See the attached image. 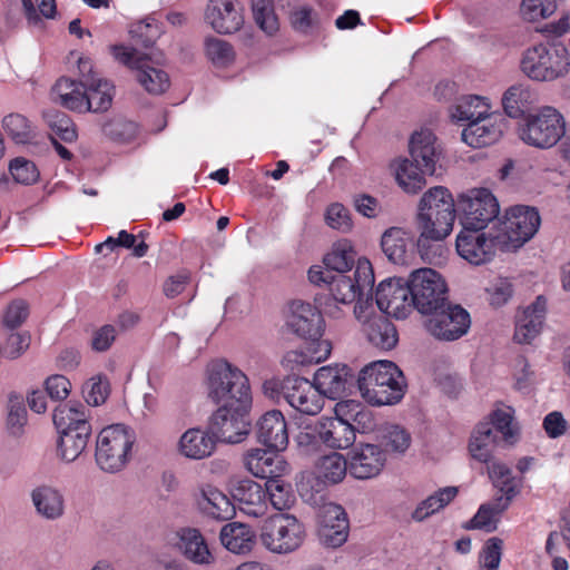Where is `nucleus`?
Instances as JSON below:
<instances>
[{
  "label": "nucleus",
  "mask_w": 570,
  "mask_h": 570,
  "mask_svg": "<svg viewBox=\"0 0 570 570\" xmlns=\"http://www.w3.org/2000/svg\"><path fill=\"white\" fill-rule=\"evenodd\" d=\"M252 10L256 24L272 36L278 30V20L273 7L266 0H252Z\"/></svg>",
  "instance_id": "58"
},
{
  "label": "nucleus",
  "mask_w": 570,
  "mask_h": 570,
  "mask_svg": "<svg viewBox=\"0 0 570 570\" xmlns=\"http://www.w3.org/2000/svg\"><path fill=\"white\" fill-rule=\"evenodd\" d=\"M505 128L507 121L503 116L491 110L484 119L468 124L461 136L466 145L482 148L499 141Z\"/></svg>",
  "instance_id": "21"
},
{
  "label": "nucleus",
  "mask_w": 570,
  "mask_h": 570,
  "mask_svg": "<svg viewBox=\"0 0 570 570\" xmlns=\"http://www.w3.org/2000/svg\"><path fill=\"white\" fill-rule=\"evenodd\" d=\"M2 127L7 135L17 144H27L33 137V130L29 120L20 114H10L2 120Z\"/></svg>",
  "instance_id": "54"
},
{
  "label": "nucleus",
  "mask_w": 570,
  "mask_h": 570,
  "mask_svg": "<svg viewBox=\"0 0 570 570\" xmlns=\"http://www.w3.org/2000/svg\"><path fill=\"white\" fill-rule=\"evenodd\" d=\"M252 402H235L219 404L212 417V430L222 442L235 444L242 442L249 433L248 411Z\"/></svg>",
  "instance_id": "10"
},
{
  "label": "nucleus",
  "mask_w": 570,
  "mask_h": 570,
  "mask_svg": "<svg viewBox=\"0 0 570 570\" xmlns=\"http://www.w3.org/2000/svg\"><path fill=\"white\" fill-rule=\"evenodd\" d=\"M316 431L323 444L331 449H347L355 442L354 429L343 417H321L316 422Z\"/></svg>",
  "instance_id": "33"
},
{
  "label": "nucleus",
  "mask_w": 570,
  "mask_h": 570,
  "mask_svg": "<svg viewBox=\"0 0 570 570\" xmlns=\"http://www.w3.org/2000/svg\"><path fill=\"white\" fill-rule=\"evenodd\" d=\"M83 87V82L60 78L51 89V99L67 109L85 111Z\"/></svg>",
  "instance_id": "43"
},
{
  "label": "nucleus",
  "mask_w": 570,
  "mask_h": 570,
  "mask_svg": "<svg viewBox=\"0 0 570 570\" xmlns=\"http://www.w3.org/2000/svg\"><path fill=\"white\" fill-rule=\"evenodd\" d=\"M199 511L214 520H228L234 517L235 508L229 498L214 487L203 488L197 499Z\"/></svg>",
  "instance_id": "38"
},
{
  "label": "nucleus",
  "mask_w": 570,
  "mask_h": 570,
  "mask_svg": "<svg viewBox=\"0 0 570 570\" xmlns=\"http://www.w3.org/2000/svg\"><path fill=\"white\" fill-rule=\"evenodd\" d=\"M136 434L124 424H114L102 429L96 444V462L109 473L122 470L129 462Z\"/></svg>",
  "instance_id": "6"
},
{
  "label": "nucleus",
  "mask_w": 570,
  "mask_h": 570,
  "mask_svg": "<svg viewBox=\"0 0 570 570\" xmlns=\"http://www.w3.org/2000/svg\"><path fill=\"white\" fill-rule=\"evenodd\" d=\"M490 423L491 429H495L498 433L501 434L502 439L505 442L512 443L518 434V426L514 423V411L510 406H502L495 409L490 414Z\"/></svg>",
  "instance_id": "51"
},
{
  "label": "nucleus",
  "mask_w": 570,
  "mask_h": 570,
  "mask_svg": "<svg viewBox=\"0 0 570 570\" xmlns=\"http://www.w3.org/2000/svg\"><path fill=\"white\" fill-rule=\"evenodd\" d=\"M492 110L489 98L478 95L460 97L450 109L451 119L455 122H468L484 119Z\"/></svg>",
  "instance_id": "39"
},
{
  "label": "nucleus",
  "mask_w": 570,
  "mask_h": 570,
  "mask_svg": "<svg viewBox=\"0 0 570 570\" xmlns=\"http://www.w3.org/2000/svg\"><path fill=\"white\" fill-rule=\"evenodd\" d=\"M541 218L535 208L515 206L507 212L505 219L497 233V244L503 252H514L538 232Z\"/></svg>",
  "instance_id": "9"
},
{
  "label": "nucleus",
  "mask_w": 570,
  "mask_h": 570,
  "mask_svg": "<svg viewBox=\"0 0 570 570\" xmlns=\"http://www.w3.org/2000/svg\"><path fill=\"white\" fill-rule=\"evenodd\" d=\"M283 397L295 411L305 415L318 414L325 402L315 384L303 377H287Z\"/></svg>",
  "instance_id": "17"
},
{
  "label": "nucleus",
  "mask_w": 570,
  "mask_h": 570,
  "mask_svg": "<svg viewBox=\"0 0 570 570\" xmlns=\"http://www.w3.org/2000/svg\"><path fill=\"white\" fill-rule=\"evenodd\" d=\"M52 419L59 433L78 432L82 424L90 425L87 420L86 407L82 404L59 405L55 410Z\"/></svg>",
  "instance_id": "46"
},
{
  "label": "nucleus",
  "mask_w": 570,
  "mask_h": 570,
  "mask_svg": "<svg viewBox=\"0 0 570 570\" xmlns=\"http://www.w3.org/2000/svg\"><path fill=\"white\" fill-rule=\"evenodd\" d=\"M304 538V525L289 513H277L267 518L259 533L265 549L276 554L294 552L302 546Z\"/></svg>",
  "instance_id": "7"
},
{
  "label": "nucleus",
  "mask_w": 570,
  "mask_h": 570,
  "mask_svg": "<svg viewBox=\"0 0 570 570\" xmlns=\"http://www.w3.org/2000/svg\"><path fill=\"white\" fill-rule=\"evenodd\" d=\"M243 463L252 475L267 481L289 473V465L282 455L264 449L248 450L243 456Z\"/></svg>",
  "instance_id": "22"
},
{
  "label": "nucleus",
  "mask_w": 570,
  "mask_h": 570,
  "mask_svg": "<svg viewBox=\"0 0 570 570\" xmlns=\"http://www.w3.org/2000/svg\"><path fill=\"white\" fill-rule=\"evenodd\" d=\"M208 395L217 404L252 402L247 376L225 360L212 362L207 367Z\"/></svg>",
  "instance_id": "5"
},
{
  "label": "nucleus",
  "mask_w": 570,
  "mask_h": 570,
  "mask_svg": "<svg viewBox=\"0 0 570 570\" xmlns=\"http://www.w3.org/2000/svg\"><path fill=\"white\" fill-rule=\"evenodd\" d=\"M554 8L553 3L544 4L542 0H522L520 13L523 19L533 22L550 17Z\"/></svg>",
  "instance_id": "63"
},
{
  "label": "nucleus",
  "mask_w": 570,
  "mask_h": 570,
  "mask_svg": "<svg viewBox=\"0 0 570 570\" xmlns=\"http://www.w3.org/2000/svg\"><path fill=\"white\" fill-rule=\"evenodd\" d=\"M10 173L13 179L21 184H32L38 177L39 173L36 165L24 158H16L10 163Z\"/></svg>",
  "instance_id": "64"
},
{
  "label": "nucleus",
  "mask_w": 570,
  "mask_h": 570,
  "mask_svg": "<svg viewBox=\"0 0 570 570\" xmlns=\"http://www.w3.org/2000/svg\"><path fill=\"white\" fill-rule=\"evenodd\" d=\"M390 170L399 187L406 194L415 195L426 185L428 173H423L422 167L407 158L394 159L390 164Z\"/></svg>",
  "instance_id": "37"
},
{
  "label": "nucleus",
  "mask_w": 570,
  "mask_h": 570,
  "mask_svg": "<svg viewBox=\"0 0 570 570\" xmlns=\"http://www.w3.org/2000/svg\"><path fill=\"white\" fill-rule=\"evenodd\" d=\"M335 414L343 417L353 426L354 433H371L376 430L377 422L374 412L355 400L341 401L335 405Z\"/></svg>",
  "instance_id": "36"
},
{
  "label": "nucleus",
  "mask_w": 570,
  "mask_h": 570,
  "mask_svg": "<svg viewBox=\"0 0 570 570\" xmlns=\"http://www.w3.org/2000/svg\"><path fill=\"white\" fill-rule=\"evenodd\" d=\"M419 212L426 213V214L438 213V215L441 216L443 220H445V217L448 219L454 220L455 219L454 199L445 187L435 186L433 188H430L422 196L420 204H419Z\"/></svg>",
  "instance_id": "41"
},
{
  "label": "nucleus",
  "mask_w": 570,
  "mask_h": 570,
  "mask_svg": "<svg viewBox=\"0 0 570 570\" xmlns=\"http://www.w3.org/2000/svg\"><path fill=\"white\" fill-rule=\"evenodd\" d=\"M351 377V370L347 365L335 364L318 368L313 383L323 396L335 400L345 391Z\"/></svg>",
  "instance_id": "35"
},
{
  "label": "nucleus",
  "mask_w": 570,
  "mask_h": 570,
  "mask_svg": "<svg viewBox=\"0 0 570 570\" xmlns=\"http://www.w3.org/2000/svg\"><path fill=\"white\" fill-rule=\"evenodd\" d=\"M222 546L230 553L245 556L256 544V533L250 525L242 522H229L219 532Z\"/></svg>",
  "instance_id": "34"
},
{
  "label": "nucleus",
  "mask_w": 570,
  "mask_h": 570,
  "mask_svg": "<svg viewBox=\"0 0 570 570\" xmlns=\"http://www.w3.org/2000/svg\"><path fill=\"white\" fill-rule=\"evenodd\" d=\"M233 497L238 502L240 511L252 518H261L267 512L265 489L257 482L244 479L236 483Z\"/></svg>",
  "instance_id": "30"
},
{
  "label": "nucleus",
  "mask_w": 570,
  "mask_h": 570,
  "mask_svg": "<svg viewBox=\"0 0 570 570\" xmlns=\"http://www.w3.org/2000/svg\"><path fill=\"white\" fill-rule=\"evenodd\" d=\"M356 253L352 244L347 240H341L333 245L332 249L324 256L325 267L332 272L344 274L355 264Z\"/></svg>",
  "instance_id": "49"
},
{
  "label": "nucleus",
  "mask_w": 570,
  "mask_h": 570,
  "mask_svg": "<svg viewBox=\"0 0 570 570\" xmlns=\"http://www.w3.org/2000/svg\"><path fill=\"white\" fill-rule=\"evenodd\" d=\"M453 219L445 220L435 214L417 213L416 215V229L419 232L417 248L422 258L432 261L429 253L430 242H441L448 237L453 229Z\"/></svg>",
  "instance_id": "24"
},
{
  "label": "nucleus",
  "mask_w": 570,
  "mask_h": 570,
  "mask_svg": "<svg viewBox=\"0 0 570 570\" xmlns=\"http://www.w3.org/2000/svg\"><path fill=\"white\" fill-rule=\"evenodd\" d=\"M497 443L498 439L490 423H479L471 434L469 452L474 460L489 466L494 462L492 459Z\"/></svg>",
  "instance_id": "40"
},
{
  "label": "nucleus",
  "mask_w": 570,
  "mask_h": 570,
  "mask_svg": "<svg viewBox=\"0 0 570 570\" xmlns=\"http://www.w3.org/2000/svg\"><path fill=\"white\" fill-rule=\"evenodd\" d=\"M409 282L390 278L380 283L376 289V304L380 311L395 318H406L413 309Z\"/></svg>",
  "instance_id": "15"
},
{
  "label": "nucleus",
  "mask_w": 570,
  "mask_h": 570,
  "mask_svg": "<svg viewBox=\"0 0 570 570\" xmlns=\"http://www.w3.org/2000/svg\"><path fill=\"white\" fill-rule=\"evenodd\" d=\"M374 281L371 262L367 258H358L354 278L344 274L333 275L328 282V289L335 302L348 305L363 292L372 289Z\"/></svg>",
  "instance_id": "14"
},
{
  "label": "nucleus",
  "mask_w": 570,
  "mask_h": 570,
  "mask_svg": "<svg viewBox=\"0 0 570 570\" xmlns=\"http://www.w3.org/2000/svg\"><path fill=\"white\" fill-rule=\"evenodd\" d=\"M91 434L90 425H81L78 432L60 433L58 442V455L61 460L70 463L80 456L88 444Z\"/></svg>",
  "instance_id": "45"
},
{
  "label": "nucleus",
  "mask_w": 570,
  "mask_h": 570,
  "mask_svg": "<svg viewBox=\"0 0 570 570\" xmlns=\"http://www.w3.org/2000/svg\"><path fill=\"white\" fill-rule=\"evenodd\" d=\"M413 308L430 315L446 305L448 286L443 277L432 268H419L411 273L409 279Z\"/></svg>",
  "instance_id": "8"
},
{
  "label": "nucleus",
  "mask_w": 570,
  "mask_h": 570,
  "mask_svg": "<svg viewBox=\"0 0 570 570\" xmlns=\"http://www.w3.org/2000/svg\"><path fill=\"white\" fill-rule=\"evenodd\" d=\"M535 102V92L523 83L509 87L502 97L504 112L511 118H523Z\"/></svg>",
  "instance_id": "42"
},
{
  "label": "nucleus",
  "mask_w": 570,
  "mask_h": 570,
  "mask_svg": "<svg viewBox=\"0 0 570 570\" xmlns=\"http://www.w3.org/2000/svg\"><path fill=\"white\" fill-rule=\"evenodd\" d=\"M489 478L501 494L514 498L519 493L515 479L511 470L503 463L493 462L488 466Z\"/></svg>",
  "instance_id": "53"
},
{
  "label": "nucleus",
  "mask_w": 570,
  "mask_h": 570,
  "mask_svg": "<svg viewBox=\"0 0 570 570\" xmlns=\"http://www.w3.org/2000/svg\"><path fill=\"white\" fill-rule=\"evenodd\" d=\"M410 155L412 160L423 168V173L433 175L441 156L434 134L429 129L414 132L410 140Z\"/></svg>",
  "instance_id": "31"
},
{
  "label": "nucleus",
  "mask_w": 570,
  "mask_h": 570,
  "mask_svg": "<svg viewBox=\"0 0 570 570\" xmlns=\"http://www.w3.org/2000/svg\"><path fill=\"white\" fill-rule=\"evenodd\" d=\"M102 247H108L111 250L115 247L132 248V254L136 257H144L148 252V245L141 240L137 243V237L126 230H120L117 237H108L105 243L96 246L98 252H101Z\"/></svg>",
  "instance_id": "57"
},
{
  "label": "nucleus",
  "mask_w": 570,
  "mask_h": 570,
  "mask_svg": "<svg viewBox=\"0 0 570 570\" xmlns=\"http://www.w3.org/2000/svg\"><path fill=\"white\" fill-rule=\"evenodd\" d=\"M563 116L553 107H542L537 112H528L518 124V137L525 145L549 149L556 146L564 134Z\"/></svg>",
  "instance_id": "4"
},
{
  "label": "nucleus",
  "mask_w": 570,
  "mask_h": 570,
  "mask_svg": "<svg viewBox=\"0 0 570 570\" xmlns=\"http://www.w3.org/2000/svg\"><path fill=\"white\" fill-rule=\"evenodd\" d=\"M83 393L88 404L98 406L106 402L110 393V383L107 376L98 374L87 381Z\"/></svg>",
  "instance_id": "59"
},
{
  "label": "nucleus",
  "mask_w": 570,
  "mask_h": 570,
  "mask_svg": "<svg viewBox=\"0 0 570 570\" xmlns=\"http://www.w3.org/2000/svg\"><path fill=\"white\" fill-rule=\"evenodd\" d=\"M503 541L497 537L490 538L481 552L480 562L483 570H498L502 557Z\"/></svg>",
  "instance_id": "62"
},
{
  "label": "nucleus",
  "mask_w": 570,
  "mask_h": 570,
  "mask_svg": "<svg viewBox=\"0 0 570 570\" xmlns=\"http://www.w3.org/2000/svg\"><path fill=\"white\" fill-rule=\"evenodd\" d=\"M79 70L83 78L85 111H106L109 109L114 97V87L107 80L99 77L92 70L89 59H79Z\"/></svg>",
  "instance_id": "19"
},
{
  "label": "nucleus",
  "mask_w": 570,
  "mask_h": 570,
  "mask_svg": "<svg viewBox=\"0 0 570 570\" xmlns=\"http://www.w3.org/2000/svg\"><path fill=\"white\" fill-rule=\"evenodd\" d=\"M286 326L302 338H318L324 332V320L312 304L295 301L291 304Z\"/></svg>",
  "instance_id": "20"
},
{
  "label": "nucleus",
  "mask_w": 570,
  "mask_h": 570,
  "mask_svg": "<svg viewBox=\"0 0 570 570\" xmlns=\"http://www.w3.org/2000/svg\"><path fill=\"white\" fill-rule=\"evenodd\" d=\"M256 436L259 443L271 450H285L289 438L283 413L278 410H272L263 414L256 424Z\"/></svg>",
  "instance_id": "27"
},
{
  "label": "nucleus",
  "mask_w": 570,
  "mask_h": 570,
  "mask_svg": "<svg viewBox=\"0 0 570 570\" xmlns=\"http://www.w3.org/2000/svg\"><path fill=\"white\" fill-rule=\"evenodd\" d=\"M205 55L217 67H226L235 58L233 47L227 41L215 37L205 39Z\"/></svg>",
  "instance_id": "55"
},
{
  "label": "nucleus",
  "mask_w": 570,
  "mask_h": 570,
  "mask_svg": "<svg viewBox=\"0 0 570 570\" xmlns=\"http://www.w3.org/2000/svg\"><path fill=\"white\" fill-rule=\"evenodd\" d=\"M350 522L345 510L336 503L324 504L318 512V538L327 548H340L348 538Z\"/></svg>",
  "instance_id": "16"
},
{
  "label": "nucleus",
  "mask_w": 570,
  "mask_h": 570,
  "mask_svg": "<svg viewBox=\"0 0 570 570\" xmlns=\"http://www.w3.org/2000/svg\"><path fill=\"white\" fill-rule=\"evenodd\" d=\"M520 66L532 80L552 81L568 73L570 56L561 43H539L523 52Z\"/></svg>",
  "instance_id": "2"
},
{
  "label": "nucleus",
  "mask_w": 570,
  "mask_h": 570,
  "mask_svg": "<svg viewBox=\"0 0 570 570\" xmlns=\"http://www.w3.org/2000/svg\"><path fill=\"white\" fill-rule=\"evenodd\" d=\"M547 309V301L538 296L517 316L514 340L520 344L531 343L541 332Z\"/></svg>",
  "instance_id": "28"
},
{
  "label": "nucleus",
  "mask_w": 570,
  "mask_h": 570,
  "mask_svg": "<svg viewBox=\"0 0 570 570\" xmlns=\"http://www.w3.org/2000/svg\"><path fill=\"white\" fill-rule=\"evenodd\" d=\"M30 499L38 517L46 521H57L66 513V498L58 487L42 483L30 492Z\"/></svg>",
  "instance_id": "25"
},
{
  "label": "nucleus",
  "mask_w": 570,
  "mask_h": 570,
  "mask_svg": "<svg viewBox=\"0 0 570 570\" xmlns=\"http://www.w3.org/2000/svg\"><path fill=\"white\" fill-rule=\"evenodd\" d=\"M266 497L268 495L271 504L276 510H286L294 503V494L289 483L285 482L283 478H275L266 481L265 484Z\"/></svg>",
  "instance_id": "52"
},
{
  "label": "nucleus",
  "mask_w": 570,
  "mask_h": 570,
  "mask_svg": "<svg viewBox=\"0 0 570 570\" xmlns=\"http://www.w3.org/2000/svg\"><path fill=\"white\" fill-rule=\"evenodd\" d=\"M27 423V410L23 401L18 397H11L9 402V412L7 425L12 435H20Z\"/></svg>",
  "instance_id": "61"
},
{
  "label": "nucleus",
  "mask_w": 570,
  "mask_h": 570,
  "mask_svg": "<svg viewBox=\"0 0 570 570\" xmlns=\"http://www.w3.org/2000/svg\"><path fill=\"white\" fill-rule=\"evenodd\" d=\"M354 315L372 345L385 351L396 345L397 332L394 325L384 315L377 313L368 299L357 301Z\"/></svg>",
  "instance_id": "12"
},
{
  "label": "nucleus",
  "mask_w": 570,
  "mask_h": 570,
  "mask_svg": "<svg viewBox=\"0 0 570 570\" xmlns=\"http://www.w3.org/2000/svg\"><path fill=\"white\" fill-rule=\"evenodd\" d=\"M216 442L213 432L200 428H190L180 435L177 451L186 459L204 460L215 452Z\"/></svg>",
  "instance_id": "29"
},
{
  "label": "nucleus",
  "mask_w": 570,
  "mask_h": 570,
  "mask_svg": "<svg viewBox=\"0 0 570 570\" xmlns=\"http://www.w3.org/2000/svg\"><path fill=\"white\" fill-rule=\"evenodd\" d=\"M325 220L331 228L342 233H347L353 227L348 209L340 203L331 204L327 207Z\"/></svg>",
  "instance_id": "60"
},
{
  "label": "nucleus",
  "mask_w": 570,
  "mask_h": 570,
  "mask_svg": "<svg viewBox=\"0 0 570 570\" xmlns=\"http://www.w3.org/2000/svg\"><path fill=\"white\" fill-rule=\"evenodd\" d=\"M456 487H445L439 489L424 500L417 503L411 513V518L415 522H423L430 517L443 510L458 495Z\"/></svg>",
  "instance_id": "44"
},
{
  "label": "nucleus",
  "mask_w": 570,
  "mask_h": 570,
  "mask_svg": "<svg viewBox=\"0 0 570 570\" xmlns=\"http://www.w3.org/2000/svg\"><path fill=\"white\" fill-rule=\"evenodd\" d=\"M377 432V438L392 452L404 453L411 444L410 433L400 425L385 423L379 428Z\"/></svg>",
  "instance_id": "50"
},
{
  "label": "nucleus",
  "mask_w": 570,
  "mask_h": 570,
  "mask_svg": "<svg viewBox=\"0 0 570 570\" xmlns=\"http://www.w3.org/2000/svg\"><path fill=\"white\" fill-rule=\"evenodd\" d=\"M43 117L51 130L63 141L72 142L77 139L75 124L68 115L57 110L43 114Z\"/></svg>",
  "instance_id": "56"
},
{
  "label": "nucleus",
  "mask_w": 570,
  "mask_h": 570,
  "mask_svg": "<svg viewBox=\"0 0 570 570\" xmlns=\"http://www.w3.org/2000/svg\"><path fill=\"white\" fill-rule=\"evenodd\" d=\"M471 326L470 314L460 305L446 302V305L438 308L425 321L426 331L436 340L455 341L465 335Z\"/></svg>",
  "instance_id": "13"
},
{
  "label": "nucleus",
  "mask_w": 570,
  "mask_h": 570,
  "mask_svg": "<svg viewBox=\"0 0 570 570\" xmlns=\"http://www.w3.org/2000/svg\"><path fill=\"white\" fill-rule=\"evenodd\" d=\"M205 19L218 33L236 32L244 23L237 0H209Z\"/></svg>",
  "instance_id": "23"
},
{
  "label": "nucleus",
  "mask_w": 570,
  "mask_h": 570,
  "mask_svg": "<svg viewBox=\"0 0 570 570\" xmlns=\"http://www.w3.org/2000/svg\"><path fill=\"white\" fill-rule=\"evenodd\" d=\"M463 227L483 229L498 217L500 206L487 188H474L461 195L458 202Z\"/></svg>",
  "instance_id": "11"
},
{
  "label": "nucleus",
  "mask_w": 570,
  "mask_h": 570,
  "mask_svg": "<svg viewBox=\"0 0 570 570\" xmlns=\"http://www.w3.org/2000/svg\"><path fill=\"white\" fill-rule=\"evenodd\" d=\"M348 463L340 453L322 456L315 466L316 475L325 483H340L346 475Z\"/></svg>",
  "instance_id": "48"
},
{
  "label": "nucleus",
  "mask_w": 570,
  "mask_h": 570,
  "mask_svg": "<svg viewBox=\"0 0 570 570\" xmlns=\"http://www.w3.org/2000/svg\"><path fill=\"white\" fill-rule=\"evenodd\" d=\"M110 49L117 61L136 71L137 81L147 92L160 95L169 88V76L160 68L163 53L150 56L122 45L112 46Z\"/></svg>",
  "instance_id": "3"
},
{
  "label": "nucleus",
  "mask_w": 570,
  "mask_h": 570,
  "mask_svg": "<svg viewBox=\"0 0 570 570\" xmlns=\"http://www.w3.org/2000/svg\"><path fill=\"white\" fill-rule=\"evenodd\" d=\"M178 548L183 556L194 564L212 566L215 554L208 547L207 540L196 528H183L178 531Z\"/></svg>",
  "instance_id": "32"
},
{
  "label": "nucleus",
  "mask_w": 570,
  "mask_h": 570,
  "mask_svg": "<svg viewBox=\"0 0 570 570\" xmlns=\"http://www.w3.org/2000/svg\"><path fill=\"white\" fill-rule=\"evenodd\" d=\"M407 233L401 227L387 228L381 237V247L387 259L397 265L406 263Z\"/></svg>",
  "instance_id": "47"
},
{
  "label": "nucleus",
  "mask_w": 570,
  "mask_h": 570,
  "mask_svg": "<svg viewBox=\"0 0 570 570\" xmlns=\"http://www.w3.org/2000/svg\"><path fill=\"white\" fill-rule=\"evenodd\" d=\"M480 230L463 227L456 236L458 254L472 265H482L490 262L494 255V249L499 248L497 234L488 237Z\"/></svg>",
  "instance_id": "18"
},
{
  "label": "nucleus",
  "mask_w": 570,
  "mask_h": 570,
  "mask_svg": "<svg viewBox=\"0 0 570 570\" xmlns=\"http://www.w3.org/2000/svg\"><path fill=\"white\" fill-rule=\"evenodd\" d=\"M386 458L375 444L356 446L350 458L348 469L352 476L360 480L375 478L383 470Z\"/></svg>",
  "instance_id": "26"
},
{
  "label": "nucleus",
  "mask_w": 570,
  "mask_h": 570,
  "mask_svg": "<svg viewBox=\"0 0 570 570\" xmlns=\"http://www.w3.org/2000/svg\"><path fill=\"white\" fill-rule=\"evenodd\" d=\"M357 387L361 396L371 405H394L404 397L406 382L393 362L376 361L360 371Z\"/></svg>",
  "instance_id": "1"
}]
</instances>
